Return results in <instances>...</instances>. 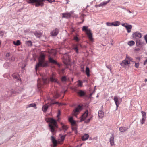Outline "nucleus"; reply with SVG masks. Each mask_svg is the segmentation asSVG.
Segmentation results:
<instances>
[{
	"mask_svg": "<svg viewBox=\"0 0 147 147\" xmlns=\"http://www.w3.org/2000/svg\"><path fill=\"white\" fill-rule=\"evenodd\" d=\"M113 26H117L120 25L121 24V23L119 21H116L112 22Z\"/></svg>",
	"mask_w": 147,
	"mask_h": 147,
	"instance_id": "b1692460",
	"label": "nucleus"
},
{
	"mask_svg": "<svg viewBox=\"0 0 147 147\" xmlns=\"http://www.w3.org/2000/svg\"><path fill=\"white\" fill-rule=\"evenodd\" d=\"M130 62L126 59L122 61V63H121L122 66H123L124 65H127L130 64Z\"/></svg>",
	"mask_w": 147,
	"mask_h": 147,
	"instance_id": "6ab92c4d",
	"label": "nucleus"
},
{
	"mask_svg": "<svg viewBox=\"0 0 147 147\" xmlns=\"http://www.w3.org/2000/svg\"><path fill=\"white\" fill-rule=\"evenodd\" d=\"M58 30L57 28H55L54 30L51 32V35L52 36H55L57 35L58 33Z\"/></svg>",
	"mask_w": 147,
	"mask_h": 147,
	"instance_id": "2eb2a0df",
	"label": "nucleus"
},
{
	"mask_svg": "<svg viewBox=\"0 0 147 147\" xmlns=\"http://www.w3.org/2000/svg\"><path fill=\"white\" fill-rule=\"evenodd\" d=\"M58 103L57 102H54V103H52V104H58Z\"/></svg>",
	"mask_w": 147,
	"mask_h": 147,
	"instance_id": "69168bd1",
	"label": "nucleus"
},
{
	"mask_svg": "<svg viewBox=\"0 0 147 147\" xmlns=\"http://www.w3.org/2000/svg\"><path fill=\"white\" fill-rule=\"evenodd\" d=\"M88 28L87 26H84L82 28V30L83 31H85L86 32L90 40L92 42L93 41V40L92 34L90 30L89 29H88Z\"/></svg>",
	"mask_w": 147,
	"mask_h": 147,
	"instance_id": "7ed1b4c3",
	"label": "nucleus"
},
{
	"mask_svg": "<svg viewBox=\"0 0 147 147\" xmlns=\"http://www.w3.org/2000/svg\"><path fill=\"white\" fill-rule=\"evenodd\" d=\"M26 44L28 46L32 45V43L31 41H28L26 42Z\"/></svg>",
	"mask_w": 147,
	"mask_h": 147,
	"instance_id": "4c0bfd02",
	"label": "nucleus"
},
{
	"mask_svg": "<svg viewBox=\"0 0 147 147\" xmlns=\"http://www.w3.org/2000/svg\"><path fill=\"white\" fill-rule=\"evenodd\" d=\"M144 39L146 41V42L147 43V34L145 36Z\"/></svg>",
	"mask_w": 147,
	"mask_h": 147,
	"instance_id": "864d4df0",
	"label": "nucleus"
},
{
	"mask_svg": "<svg viewBox=\"0 0 147 147\" xmlns=\"http://www.w3.org/2000/svg\"><path fill=\"white\" fill-rule=\"evenodd\" d=\"M104 115L103 112L102 110L99 111L98 113V116L99 118H102Z\"/></svg>",
	"mask_w": 147,
	"mask_h": 147,
	"instance_id": "5701e85b",
	"label": "nucleus"
},
{
	"mask_svg": "<svg viewBox=\"0 0 147 147\" xmlns=\"http://www.w3.org/2000/svg\"><path fill=\"white\" fill-rule=\"evenodd\" d=\"M3 76L4 77L6 78H9V76L8 74H4L3 75Z\"/></svg>",
	"mask_w": 147,
	"mask_h": 147,
	"instance_id": "a18cd8bd",
	"label": "nucleus"
},
{
	"mask_svg": "<svg viewBox=\"0 0 147 147\" xmlns=\"http://www.w3.org/2000/svg\"><path fill=\"white\" fill-rule=\"evenodd\" d=\"M8 64V63H6L4 64V66L6 68H7V67H6V65H7Z\"/></svg>",
	"mask_w": 147,
	"mask_h": 147,
	"instance_id": "052dcab7",
	"label": "nucleus"
},
{
	"mask_svg": "<svg viewBox=\"0 0 147 147\" xmlns=\"http://www.w3.org/2000/svg\"><path fill=\"white\" fill-rule=\"evenodd\" d=\"M147 63V59H146L145 61L144 62V65H145Z\"/></svg>",
	"mask_w": 147,
	"mask_h": 147,
	"instance_id": "13d9d810",
	"label": "nucleus"
},
{
	"mask_svg": "<svg viewBox=\"0 0 147 147\" xmlns=\"http://www.w3.org/2000/svg\"><path fill=\"white\" fill-rule=\"evenodd\" d=\"M12 76L14 79H16L18 81H19L20 82H21V80L19 75L14 74L12 75Z\"/></svg>",
	"mask_w": 147,
	"mask_h": 147,
	"instance_id": "4468645a",
	"label": "nucleus"
},
{
	"mask_svg": "<svg viewBox=\"0 0 147 147\" xmlns=\"http://www.w3.org/2000/svg\"><path fill=\"white\" fill-rule=\"evenodd\" d=\"M114 135L113 134H112L109 139V142L111 146H113L114 145Z\"/></svg>",
	"mask_w": 147,
	"mask_h": 147,
	"instance_id": "9d476101",
	"label": "nucleus"
},
{
	"mask_svg": "<svg viewBox=\"0 0 147 147\" xmlns=\"http://www.w3.org/2000/svg\"><path fill=\"white\" fill-rule=\"evenodd\" d=\"M61 80L63 82L66 81L67 80L66 77L65 76H63L61 78Z\"/></svg>",
	"mask_w": 147,
	"mask_h": 147,
	"instance_id": "c03bdc74",
	"label": "nucleus"
},
{
	"mask_svg": "<svg viewBox=\"0 0 147 147\" xmlns=\"http://www.w3.org/2000/svg\"><path fill=\"white\" fill-rule=\"evenodd\" d=\"M40 79H38V88L40 87L41 86H40L41 83H40Z\"/></svg>",
	"mask_w": 147,
	"mask_h": 147,
	"instance_id": "49530a36",
	"label": "nucleus"
},
{
	"mask_svg": "<svg viewBox=\"0 0 147 147\" xmlns=\"http://www.w3.org/2000/svg\"><path fill=\"white\" fill-rule=\"evenodd\" d=\"M111 0H108L106 2H103L101 3L102 4V6L105 5H106L107 3H108Z\"/></svg>",
	"mask_w": 147,
	"mask_h": 147,
	"instance_id": "58836bf2",
	"label": "nucleus"
},
{
	"mask_svg": "<svg viewBox=\"0 0 147 147\" xmlns=\"http://www.w3.org/2000/svg\"><path fill=\"white\" fill-rule=\"evenodd\" d=\"M59 96V95L57 93H56V95L54 96V97L55 98H57Z\"/></svg>",
	"mask_w": 147,
	"mask_h": 147,
	"instance_id": "3c124183",
	"label": "nucleus"
},
{
	"mask_svg": "<svg viewBox=\"0 0 147 147\" xmlns=\"http://www.w3.org/2000/svg\"><path fill=\"white\" fill-rule=\"evenodd\" d=\"M74 39L76 41H78L79 40L77 36H75L74 37Z\"/></svg>",
	"mask_w": 147,
	"mask_h": 147,
	"instance_id": "8fccbe9b",
	"label": "nucleus"
},
{
	"mask_svg": "<svg viewBox=\"0 0 147 147\" xmlns=\"http://www.w3.org/2000/svg\"><path fill=\"white\" fill-rule=\"evenodd\" d=\"M135 44L134 42L133 41H131L128 42V44L130 46L134 45Z\"/></svg>",
	"mask_w": 147,
	"mask_h": 147,
	"instance_id": "f704fd0d",
	"label": "nucleus"
},
{
	"mask_svg": "<svg viewBox=\"0 0 147 147\" xmlns=\"http://www.w3.org/2000/svg\"><path fill=\"white\" fill-rule=\"evenodd\" d=\"M88 114V111H86L82 115L81 117V121H82L84 120L87 117Z\"/></svg>",
	"mask_w": 147,
	"mask_h": 147,
	"instance_id": "9b49d317",
	"label": "nucleus"
},
{
	"mask_svg": "<svg viewBox=\"0 0 147 147\" xmlns=\"http://www.w3.org/2000/svg\"><path fill=\"white\" fill-rule=\"evenodd\" d=\"M49 107V106L47 104H46L43 105L42 108V110L43 112H46Z\"/></svg>",
	"mask_w": 147,
	"mask_h": 147,
	"instance_id": "a878e982",
	"label": "nucleus"
},
{
	"mask_svg": "<svg viewBox=\"0 0 147 147\" xmlns=\"http://www.w3.org/2000/svg\"><path fill=\"white\" fill-rule=\"evenodd\" d=\"M125 28L127 30V31L128 33H130L131 31V29L132 28V26L131 25H127V26Z\"/></svg>",
	"mask_w": 147,
	"mask_h": 147,
	"instance_id": "412c9836",
	"label": "nucleus"
},
{
	"mask_svg": "<svg viewBox=\"0 0 147 147\" xmlns=\"http://www.w3.org/2000/svg\"><path fill=\"white\" fill-rule=\"evenodd\" d=\"M6 34V32L3 30L0 31V36L1 38H3L4 35Z\"/></svg>",
	"mask_w": 147,
	"mask_h": 147,
	"instance_id": "cd10ccee",
	"label": "nucleus"
},
{
	"mask_svg": "<svg viewBox=\"0 0 147 147\" xmlns=\"http://www.w3.org/2000/svg\"><path fill=\"white\" fill-rule=\"evenodd\" d=\"M42 81L43 83L44 84H46L48 82V80L47 78H43L42 79Z\"/></svg>",
	"mask_w": 147,
	"mask_h": 147,
	"instance_id": "ea45409f",
	"label": "nucleus"
},
{
	"mask_svg": "<svg viewBox=\"0 0 147 147\" xmlns=\"http://www.w3.org/2000/svg\"><path fill=\"white\" fill-rule=\"evenodd\" d=\"M13 43L15 45L18 46L20 44V41L19 40H17L16 42L14 41Z\"/></svg>",
	"mask_w": 147,
	"mask_h": 147,
	"instance_id": "7c9ffc66",
	"label": "nucleus"
},
{
	"mask_svg": "<svg viewBox=\"0 0 147 147\" xmlns=\"http://www.w3.org/2000/svg\"><path fill=\"white\" fill-rule=\"evenodd\" d=\"M36 106V104L35 103H32L28 105V107H34Z\"/></svg>",
	"mask_w": 147,
	"mask_h": 147,
	"instance_id": "e433bc0d",
	"label": "nucleus"
},
{
	"mask_svg": "<svg viewBox=\"0 0 147 147\" xmlns=\"http://www.w3.org/2000/svg\"><path fill=\"white\" fill-rule=\"evenodd\" d=\"M10 56V53H6V57H8Z\"/></svg>",
	"mask_w": 147,
	"mask_h": 147,
	"instance_id": "6e6d98bb",
	"label": "nucleus"
},
{
	"mask_svg": "<svg viewBox=\"0 0 147 147\" xmlns=\"http://www.w3.org/2000/svg\"><path fill=\"white\" fill-rule=\"evenodd\" d=\"M62 18H69L71 16L70 13H62Z\"/></svg>",
	"mask_w": 147,
	"mask_h": 147,
	"instance_id": "dca6fc26",
	"label": "nucleus"
},
{
	"mask_svg": "<svg viewBox=\"0 0 147 147\" xmlns=\"http://www.w3.org/2000/svg\"><path fill=\"white\" fill-rule=\"evenodd\" d=\"M142 115V117H146V113L145 112L143 111H142L141 112Z\"/></svg>",
	"mask_w": 147,
	"mask_h": 147,
	"instance_id": "a19ab883",
	"label": "nucleus"
},
{
	"mask_svg": "<svg viewBox=\"0 0 147 147\" xmlns=\"http://www.w3.org/2000/svg\"><path fill=\"white\" fill-rule=\"evenodd\" d=\"M146 119V117H142V119L141 120H140V123L142 124H143L144 123Z\"/></svg>",
	"mask_w": 147,
	"mask_h": 147,
	"instance_id": "2f4dec72",
	"label": "nucleus"
},
{
	"mask_svg": "<svg viewBox=\"0 0 147 147\" xmlns=\"http://www.w3.org/2000/svg\"><path fill=\"white\" fill-rule=\"evenodd\" d=\"M49 61L50 63L53 64H57V63L56 61L53 59L52 58L50 57L49 58Z\"/></svg>",
	"mask_w": 147,
	"mask_h": 147,
	"instance_id": "bb28decb",
	"label": "nucleus"
},
{
	"mask_svg": "<svg viewBox=\"0 0 147 147\" xmlns=\"http://www.w3.org/2000/svg\"><path fill=\"white\" fill-rule=\"evenodd\" d=\"M126 59L128 61H132V60L133 59L131 57H130L129 56H128V55L126 56Z\"/></svg>",
	"mask_w": 147,
	"mask_h": 147,
	"instance_id": "c9c22d12",
	"label": "nucleus"
},
{
	"mask_svg": "<svg viewBox=\"0 0 147 147\" xmlns=\"http://www.w3.org/2000/svg\"><path fill=\"white\" fill-rule=\"evenodd\" d=\"M82 109V107L79 105L73 111V115L76 117L77 115L80 112Z\"/></svg>",
	"mask_w": 147,
	"mask_h": 147,
	"instance_id": "1a4fd4ad",
	"label": "nucleus"
},
{
	"mask_svg": "<svg viewBox=\"0 0 147 147\" xmlns=\"http://www.w3.org/2000/svg\"><path fill=\"white\" fill-rule=\"evenodd\" d=\"M136 44L137 45L140 47H141L145 45V43L139 40V41H136Z\"/></svg>",
	"mask_w": 147,
	"mask_h": 147,
	"instance_id": "aec40b11",
	"label": "nucleus"
},
{
	"mask_svg": "<svg viewBox=\"0 0 147 147\" xmlns=\"http://www.w3.org/2000/svg\"><path fill=\"white\" fill-rule=\"evenodd\" d=\"M106 25L107 26H113L112 22L111 23L109 22H107L106 23Z\"/></svg>",
	"mask_w": 147,
	"mask_h": 147,
	"instance_id": "79ce46f5",
	"label": "nucleus"
},
{
	"mask_svg": "<svg viewBox=\"0 0 147 147\" xmlns=\"http://www.w3.org/2000/svg\"><path fill=\"white\" fill-rule=\"evenodd\" d=\"M127 11L128 12H129L130 13H131V12L129 10H127Z\"/></svg>",
	"mask_w": 147,
	"mask_h": 147,
	"instance_id": "338daca9",
	"label": "nucleus"
},
{
	"mask_svg": "<svg viewBox=\"0 0 147 147\" xmlns=\"http://www.w3.org/2000/svg\"><path fill=\"white\" fill-rule=\"evenodd\" d=\"M106 67H107L108 69H110V71H111V69H110L109 68V67H108L107 66H106Z\"/></svg>",
	"mask_w": 147,
	"mask_h": 147,
	"instance_id": "774afa93",
	"label": "nucleus"
},
{
	"mask_svg": "<svg viewBox=\"0 0 147 147\" xmlns=\"http://www.w3.org/2000/svg\"><path fill=\"white\" fill-rule=\"evenodd\" d=\"M98 7L102 6L101 3L100 4H98Z\"/></svg>",
	"mask_w": 147,
	"mask_h": 147,
	"instance_id": "680f3d73",
	"label": "nucleus"
},
{
	"mask_svg": "<svg viewBox=\"0 0 147 147\" xmlns=\"http://www.w3.org/2000/svg\"><path fill=\"white\" fill-rule=\"evenodd\" d=\"M66 136V135H65L63 136H61V140H59L60 142H61V144L62 142L64 141L65 137Z\"/></svg>",
	"mask_w": 147,
	"mask_h": 147,
	"instance_id": "c85d7f7f",
	"label": "nucleus"
},
{
	"mask_svg": "<svg viewBox=\"0 0 147 147\" xmlns=\"http://www.w3.org/2000/svg\"><path fill=\"white\" fill-rule=\"evenodd\" d=\"M121 25L122 26L126 27L127 26V23H122L121 24Z\"/></svg>",
	"mask_w": 147,
	"mask_h": 147,
	"instance_id": "de8ad7c7",
	"label": "nucleus"
},
{
	"mask_svg": "<svg viewBox=\"0 0 147 147\" xmlns=\"http://www.w3.org/2000/svg\"><path fill=\"white\" fill-rule=\"evenodd\" d=\"M45 56L42 54L38 59V62L37 63L35 66V70H38L40 67H44L47 66L48 65V62L45 60Z\"/></svg>",
	"mask_w": 147,
	"mask_h": 147,
	"instance_id": "f257e3e1",
	"label": "nucleus"
},
{
	"mask_svg": "<svg viewBox=\"0 0 147 147\" xmlns=\"http://www.w3.org/2000/svg\"><path fill=\"white\" fill-rule=\"evenodd\" d=\"M81 71H82L84 72V66H82L81 67Z\"/></svg>",
	"mask_w": 147,
	"mask_h": 147,
	"instance_id": "603ef678",
	"label": "nucleus"
},
{
	"mask_svg": "<svg viewBox=\"0 0 147 147\" xmlns=\"http://www.w3.org/2000/svg\"><path fill=\"white\" fill-rule=\"evenodd\" d=\"M23 88L20 87L18 86L14 90H12L11 91V94H17L20 93L23 90Z\"/></svg>",
	"mask_w": 147,
	"mask_h": 147,
	"instance_id": "0eeeda50",
	"label": "nucleus"
},
{
	"mask_svg": "<svg viewBox=\"0 0 147 147\" xmlns=\"http://www.w3.org/2000/svg\"><path fill=\"white\" fill-rule=\"evenodd\" d=\"M90 70L89 68L88 67H86V74L88 77H89L90 76L89 74Z\"/></svg>",
	"mask_w": 147,
	"mask_h": 147,
	"instance_id": "c756f323",
	"label": "nucleus"
},
{
	"mask_svg": "<svg viewBox=\"0 0 147 147\" xmlns=\"http://www.w3.org/2000/svg\"><path fill=\"white\" fill-rule=\"evenodd\" d=\"M68 120L71 124L72 130L74 131L75 133L77 134V126L75 121L73 119L72 117L69 118Z\"/></svg>",
	"mask_w": 147,
	"mask_h": 147,
	"instance_id": "20e7f679",
	"label": "nucleus"
},
{
	"mask_svg": "<svg viewBox=\"0 0 147 147\" xmlns=\"http://www.w3.org/2000/svg\"><path fill=\"white\" fill-rule=\"evenodd\" d=\"M77 93L81 97L84 96L85 94L84 91L81 90H79V91L77 92Z\"/></svg>",
	"mask_w": 147,
	"mask_h": 147,
	"instance_id": "4be33fe9",
	"label": "nucleus"
},
{
	"mask_svg": "<svg viewBox=\"0 0 147 147\" xmlns=\"http://www.w3.org/2000/svg\"><path fill=\"white\" fill-rule=\"evenodd\" d=\"M73 49L77 53H79L78 51V47L77 46H74L73 47Z\"/></svg>",
	"mask_w": 147,
	"mask_h": 147,
	"instance_id": "72a5a7b5",
	"label": "nucleus"
},
{
	"mask_svg": "<svg viewBox=\"0 0 147 147\" xmlns=\"http://www.w3.org/2000/svg\"><path fill=\"white\" fill-rule=\"evenodd\" d=\"M139 63H135V66L136 68H138L139 67Z\"/></svg>",
	"mask_w": 147,
	"mask_h": 147,
	"instance_id": "09e8293b",
	"label": "nucleus"
},
{
	"mask_svg": "<svg viewBox=\"0 0 147 147\" xmlns=\"http://www.w3.org/2000/svg\"><path fill=\"white\" fill-rule=\"evenodd\" d=\"M60 111L59 110L58 112V115H57V116L58 117L59 116V115H60Z\"/></svg>",
	"mask_w": 147,
	"mask_h": 147,
	"instance_id": "e2e57ef3",
	"label": "nucleus"
},
{
	"mask_svg": "<svg viewBox=\"0 0 147 147\" xmlns=\"http://www.w3.org/2000/svg\"><path fill=\"white\" fill-rule=\"evenodd\" d=\"M120 131L121 132H124L127 131L128 128L127 127H121L119 128Z\"/></svg>",
	"mask_w": 147,
	"mask_h": 147,
	"instance_id": "a211bd4d",
	"label": "nucleus"
},
{
	"mask_svg": "<svg viewBox=\"0 0 147 147\" xmlns=\"http://www.w3.org/2000/svg\"><path fill=\"white\" fill-rule=\"evenodd\" d=\"M141 37V34L140 32H135L133 34V37L134 39L136 38H140Z\"/></svg>",
	"mask_w": 147,
	"mask_h": 147,
	"instance_id": "f8f14e48",
	"label": "nucleus"
},
{
	"mask_svg": "<svg viewBox=\"0 0 147 147\" xmlns=\"http://www.w3.org/2000/svg\"><path fill=\"white\" fill-rule=\"evenodd\" d=\"M114 100L116 106V110H117L120 104L122 102V98H120L118 96H115L114 97Z\"/></svg>",
	"mask_w": 147,
	"mask_h": 147,
	"instance_id": "423d86ee",
	"label": "nucleus"
},
{
	"mask_svg": "<svg viewBox=\"0 0 147 147\" xmlns=\"http://www.w3.org/2000/svg\"><path fill=\"white\" fill-rule=\"evenodd\" d=\"M45 1L47 0H27V2L30 3H35L36 6L38 7L39 6L43 5L42 2Z\"/></svg>",
	"mask_w": 147,
	"mask_h": 147,
	"instance_id": "39448f33",
	"label": "nucleus"
},
{
	"mask_svg": "<svg viewBox=\"0 0 147 147\" xmlns=\"http://www.w3.org/2000/svg\"><path fill=\"white\" fill-rule=\"evenodd\" d=\"M34 34L37 37L39 38L42 35V34L41 33L35 32Z\"/></svg>",
	"mask_w": 147,
	"mask_h": 147,
	"instance_id": "473e14b6",
	"label": "nucleus"
},
{
	"mask_svg": "<svg viewBox=\"0 0 147 147\" xmlns=\"http://www.w3.org/2000/svg\"><path fill=\"white\" fill-rule=\"evenodd\" d=\"M47 122H49V125L50 131L52 133L53 135L54 134L55 127H57L56 122L55 120L52 118H49Z\"/></svg>",
	"mask_w": 147,
	"mask_h": 147,
	"instance_id": "f03ea898",
	"label": "nucleus"
},
{
	"mask_svg": "<svg viewBox=\"0 0 147 147\" xmlns=\"http://www.w3.org/2000/svg\"><path fill=\"white\" fill-rule=\"evenodd\" d=\"M61 126L62 128L64 131V132L66 131L68 129L69 127L67 126L64 124L62 123H61Z\"/></svg>",
	"mask_w": 147,
	"mask_h": 147,
	"instance_id": "f3484780",
	"label": "nucleus"
},
{
	"mask_svg": "<svg viewBox=\"0 0 147 147\" xmlns=\"http://www.w3.org/2000/svg\"><path fill=\"white\" fill-rule=\"evenodd\" d=\"M89 135L88 134L84 135L82 137V139L83 141H85L87 140L89 137Z\"/></svg>",
	"mask_w": 147,
	"mask_h": 147,
	"instance_id": "393cba45",
	"label": "nucleus"
},
{
	"mask_svg": "<svg viewBox=\"0 0 147 147\" xmlns=\"http://www.w3.org/2000/svg\"><path fill=\"white\" fill-rule=\"evenodd\" d=\"M82 82L79 80L78 81V86L81 87L82 86Z\"/></svg>",
	"mask_w": 147,
	"mask_h": 147,
	"instance_id": "37998d69",
	"label": "nucleus"
},
{
	"mask_svg": "<svg viewBox=\"0 0 147 147\" xmlns=\"http://www.w3.org/2000/svg\"><path fill=\"white\" fill-rule=\"evenodd\" d=\"M47 1L50 3H51L55 1V0H47Z\"/></svg>",
	"mask_w": 147,
	"mask_h": 147,
	"instance_id": "5fc2aeb1",
	"label": "nucleus"
},
{
	"mask_svg": "<svg viewBox=\"0 0 147 147\" xmlns=\"http://www.w3.org/2000/svg\"><path fill=\"white\" fill-rule=\"evenodd\" d=\"M15 60V59L14 57H12L11 58V61H14Z\"/></svg>",
	"mask_w": 147,
	"mask_h": 147,
	"instance_id": "4d7b16f0",
	"label": "nucleus"
},
{
	"mask_svg": "<svg viewBox=\"0 0 147 147\" xmlns=\"http://www.w3.org/2000/svg\"><path fill=\"white\" fill-rule=\"evenodd\" d=\"M51 140L53 144V147H56L57 146V143H61V142L59 140L57 141L53 135L51 136Z\"/></svg>",
	"mask_w": 147,
	"mask_h": 147,
	"instance_id": "6e6552de",
	"label": "nucleus"
},
{
	"mask_svg": "<svg viewBox=\"0 0 147 147\" xmlns=\"http://www.w3.org/2000/svg\"><path fill=\"white\" fill-rule=\"evenodd\" d=\"M91 119V118H89V119H88L87 120V121H86V122H87V123H88V122H89L90 121V119Z\"/></svg>",
	"mask_w": 147,
	"mask_h": 147,
	"instance_id": "bf43d9fd",
	"label": "nucleus"
},
{
	"mask_svg": "<svg viewBox=\"0 0 147 147\" xmlns=\"http://www.w3.org/2000/svg\"><path fill=\"white\" fill-rule=\"evenodd\" d=\"M53 75L54 74H53L50 77V81L52 82L58 83L59 82L57 81V79L54 77Z\"/></svg>",
	"mask_w": 147,
	"mask_h": 147,
	"instance_id": "ddd939ff",
	"label": "nucleus"
},
{
	"mask_svg": "<svg viewBox=\"0 0 147 147\" xmlns=\"http://www.w3.org/2000/svg\"><path fill=\"white\" fill-rule=\"evenodd\" d=\"M93 93V92L92 93H91V94H90V97H91L92 96Z\"/></svg>",
	"mask_w": 147,
	"mask_h": 147,
	"instance_id": "0e129e2a",
	"label": "nucleus"
}]
</instances>
